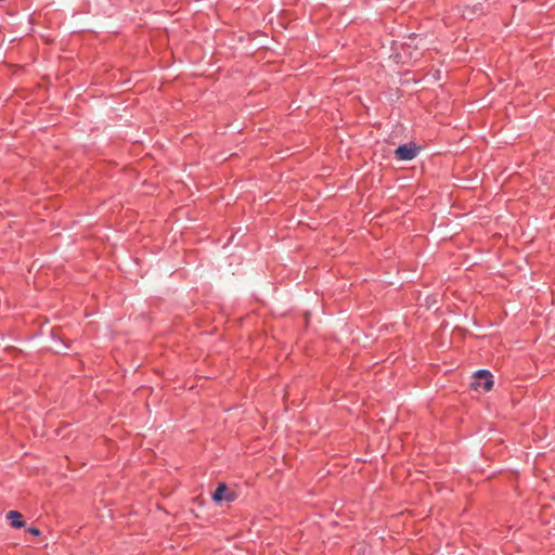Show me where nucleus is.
<instances>
[{"label":"nucleus","mask_w":555,"mask_h":555,"mask_svg":"<svg viewBox=\"0 0 555 555\" xmlns=\"http://www.w3.org/2000/svg\"><path fill=\"white\" fill-rule=\"evenodd\" d=\"M237 498L236 493L234 491L229 490L227 483L220 482L215 492L212 493V501L215 503H220L222 501L225 502H233Z\"/></svg>","instance_id":"3"},{"label":"nucleus","mask_w":555,"mask_h":555,"mask_svg":"<svg viewBox=\"0 0 555 555\" xmlns=\"http://www.w3.org/2000/svg\"><path fill=\"white\" fill-rule=\"evenodd\" d=\"M7 518L10 520V524L13 528L20 529L25 526L23 515L17 511H10L7 514Z\"/></svg>","instance_id":"4"},{"label":"nucleus","mask_w":555,"mask_h":555,"mask_svg":"<svg viewBox=\"0 0 555 555\" xmlns=\"http://www.w3.org/2000/svg\"><path fill=\"white\" fill-rule=\"evenodd\" d=\"M29 533H31L33 535H39L40 534V530L36 527H30L28 529Z\"/></svg>","instance_id":"5"},{"label":"nucleus","mask_w":555,"mask_h":555,"mask_svg":"<svg viewBox=\"0 0 555 555\" xmlns=\"http://www.w3.org/2000/svg\"><path fill=\"white\" fill-rule=\"evenodd\" d=\"M475 380L472 383V387L475 390H482L485 392L490 391L493 388V376L488 370H478L475 375Z\"/></svg>","instance_id":"1"},{"label":"nucleus","mask_w":555,"mask_h":555,"mask_svg":"<svg viewBox=\"0 0 555 555\" xmlns=\"http://www.w3.org/2000/svg\"><path fill=\"white\" fill-rule=\"evenodd\" d=\"M421 147L413 141L399 145L393 154L398 160H412L420 152Z\"/></svg>","instance_id":"2"}]
</instances>
